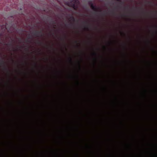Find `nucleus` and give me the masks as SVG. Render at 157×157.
<instances>
[{"label":"nucleus","instance_id":"obj_1","mask_svg":"<svg viewBox=\"0 0 157 157\" xmlns=\"http://www.w3.org/2000/svg\"><path fill=\"white\" fill-rule=\"evenodd\" d=\"M79 3L78 0H71L67 3V5L68 6L73 8L74 10H77Z\"/></svg>","mask_w":157,"mask_h":157},{"label":"nucleus","instance_id":"obj_2","mask_svg":"<svg viewBox=\"0 0 157 157\" xmlns=\"http://www.w3.org/2000/svg\"><path fill=\"white\" fill-rule=\"evenodd\" d=\"M89 5L91 9L95 12L98 11V10L99 9L98 8H97L94 5V4L91 1H90L89 2Z\"/></svg>","mask_w":157,"mask_h":157},{"label":"nucleus","instance_id":"obj_3","mask_svg":"<svg viewBox=\"0 0 157 157\" xmlns=\"http://www.w3.org/2000/svg\"><path fill=\"white\" fill-rule=\"evenodd\" d=\"M33 35L37 37H38L39 35H40L41 36H43L42 32L41 31H36L35 32L33 33Z\"/></svg>","mask_w":157,"mask_h":157},{"label":"nucleus","instance_id":"obj_4","mask_svg":"<svg viewBox=\"0 0 157 157\" xmlns=\"http://www.w3.org/2000/svg\"><path fill=\"white\" fill-rule=\"evenodd\" d=\"M0 64H2L4 66V69L7 71L8 72V70L7 68L6 67L5 64V62L3 60H1V62L0 63Z\"/></svg>","mask_w":157,"mask_h":157},{"label":"nucleus","instance_id":"obj_5","mask_svg":"<svg viewBox=\"0 0 157 157\" xmlns=\"http://www.w3.org/2000/svg\"><path fill=\"white\" fill-rule=\"evenodd\" d=\"M70 20L73 22H74L75 21V17H74L72 15H71L70 17Z\"/></svg>","mask_w":157,"mask_h":157},{"label":"nucleus","instance_id":"obj_6","mask_svg":"<svg viewBox=\"0 0 157 157\" xmlns=\"http://www.w3.org/2000/svg\"><path fill=\"white\" fill-rule=\"evenodd\" d=\"M51 23L53 25H55L56 24V22L55 21H54L53 20H52L51 21Z\"/></svg>","mask_w":157,"mask_h":157},{"label":"nucleus","instance_id":"obj_7","mask_svg":"<svg viewBox=\"0 0 157 157\" xmlns=\"http://www.w3.org/2000/svg\"><path fill=\"white\" fill-rule=\"evenodd\" d=\"M69 61L71 63H72V59L70 57L69 58Z\"/></svg>","mask_w":157,"mask_h":157},{"label":"nucleus","instance_id":"obj_8","mask_svg":"<svg viewBox=\"0 0 157 157\" xmlns=\"http://www.w3.org/2000/svg\"><path fill=\"white\" fill-rule=\"evenodd\" d=\"M6 45H9V46H12V43H9H9H8V44H6Z\"/></svg>","mask_w":157,"mask_h":157},{"label":"nucleus","instance_id":"obj_9","mask_svg":"<svg viewBox=\"0 0 157 157\" xmlns=\"http://www.w3.org/2000/svg\"><path fill=\"white\" fill-rule=\"evenodd\" d=\"M78 65L79 69H81L80 64V63L79 62H78Z\"/></svg>","mask_w":157,"mask_h":157},{"label":"nucleus","instance_id":"obj_10","mask_svg":"<svg viewBox=\"0 0 157 157\" xmlns=\"http://www.w3.org/2000/svg\"><path fill=\"white\" fill-rule=\"evenodd\" d=\"M29 36L28 37V39H30L31 38V37H30V35L29 34Z\"/></svg>","mask_w":157,"mask_h":157},{"label":"nucleus","instance_id":"obj_11","mask_svg":"<svg viewBox=\"0 0 157 157\" xmlns=\"http://www.w3.org/2000/svg\"><path fill=\"white\" fill-rule=\"evenodd\" d=\"M69 25L70 26H73L74 25V24L72 23H71L70 24H69Z\"/></svg>","mask_w":157,"mask_h":157},{"label":"nucleus","instance_id":"obj_12","mask_svg":"<svg viewBox=\"0 0 157 157\" xmlns=\"http://www.w3.org/2000/svg\"><path fill=\"white\" fill-rule=\"evenodd\" d=\"M37 43L39 44H42V43L41 42L38 41V42Z\"/></svg>","mask_w":157,"mask_h":157},{"label":"nucleus","instance_id":"obj_13","mask_svg":"<svg viewBox=\"0 0 157 157\" xmlns=\"http://www.w3.org/2000/svg\"><path fill=\"white\" fill-rule=\"evenodd\" d=\"M93 55H94V56H96V55H97V54H96V53H95V52H94V53H93Z\"/></svg>","mask_w":157,"mask_h":157},{"label":"nucleus","instance_id":"obj_14","mask_svg":"<svg viewBox=\"0 0 157 157\" xmlns=\"http://www.w3.org/2000/svg\"><path fill=\"white\" fill-rule=\"evenodd\" d=\"M83 23L85 24H87V21H84Z\"/></svg>","mask_w":157,"mask_h":157},{"label":"nucleus","instance_id":"obj_15","mask_svg":"<svg viewBox=\"0 0 157 157\" xmlns=\"http://www.w3.org/2000/svg\"><path fill=\"white\" fill-rule=\"evenodd\" d=\"M121 33L122 34H124V35H125V34L123 33H122V32H121Z\"/></svg>","mask_w":157,"mask_h":157},{"label":"nucleus","instance_id":"obj_16","mask_svg":"<svg viewBox=\"0 0 157 157\" xmlns=\"http://www.w3.org/2000/svg\"><path fill=\"white\" fill-rule=\"evenodd\" d=\"M19 40L21 42V39H19Z\"/></svg>","mask_w":157,"mask_h":157},{"label":"nucleus","instance_id":"obj_17","mask_svg":"<svg viewBox=\"0 0 157 157\" xmlns=\"http://www.w3.org/2000/svg\"><path fill=\"white\" fill-rule=\"evenodd\" d=\"M75 43L77 44V41H75Z\"/></svg>","mask_w":157,"mask_h":157},{"label":"nucleus","instance_id":"obj_18","mask_svg":"<svg viewBox=\"0 0 157 157\" xmlns=\"http://www.w3.org/2000/svg\"><path fill=\"white\" fill-rule=\"evenodd\" d=\"M28 41H28V40H26V42H28Z\"/></svg>","mask_w":157,"mask_h":157},{"label":"nucleus","instance_id":"obj_19","mask_svg":"<svg viewBox=\"0 0 157 157\" xmlns=\"http://www.w3.org/2000/svg\"><path fill=\"white\" fill-rule=\"evenodd\" d=\"M112 13L113 14H114V13L113 12H112Z\"/></svg>","mask_w":157,"mask_h":157},{"label":"nucleus","instance_id":"obj_20","mask_svg":"<svg viewBox=\"0 0 157 157\" xmlns=\"http://www.w3.org/2000/svg\"><path fill=\"white\" fill-rule=\"evenodd\" d=\"M148 43L149 44L150 43V41H148Z\"/></svg>","mask_w":157,"mask_h":157},{"label":"nucleus","instance_id":"obj_21","mask_svg":"<svg viewBox=\"0 0 157 157\" xmlns=\"http://www.w3.org/2000/svg\"><path fill=\"white\" fill-rule=\"evenodd\" d=\"M99 11H100V12H101V10H99Z\"/></svg>","mask_w":157,"mask_h":157},{"label":"nucleus","instance_id":"obj_22","mask_svg":"<svg viewBox=\"0 0 157 157\" xmlns=\"http://www.w3.org/2000/svg\"><path fill=\"white\" fill-rule=\"evenodd\" d=\"M155 27L156 28H157V26H155Z\"/></svg>","mask_w":157,"mask_h":157},{"label":"nucleus","instance_id":"obj_23","mask_svg":"<svg viewBox=\"0 0 157 157\" xmlns=\"http://www.w3.org/2000/svg\"><path fill=\"white\" fill-rule=\"evenodd\" d=\"M86 28V29H88V28Z\"/></svg>","mask_w":157,"mask_h":157},{"label":"nucleus","instance_id":"obj_24","mask_svg":"<svg viewBox=\"0 0 157 157\" xmlns=\"http://www.w3.org/2000/svg\"><path fill=\"white\" fill-rule=\"evenodd\" d=\"M35 66H36V64H35Z\"/></svg>","mask_w":157,"mask_h":157},{"label":"nucleus","instance_id":"obj_25","mask_svg":"<svg viewBox=\"0 0 157 157\" xmlns=\"http://www.w3.org/2000/svg\"><path fill=\"white\" fill-rule=\"evenodd\" d=\"M106 12V11H104V12Z\"/></svg>","mask_w":157,"mask_h":157},{"label":"nucleus","instance_id":"obj_26","mask_svg":"<svg viewBox=\"0 0 157 157\" xmlns=\"http://www.w3.org/2000/svg\"><path fill=\"white\" fill-rule=\"evenodd\" d=\"M155 156L157 157V155H155Z\"/></svg>","mask_w":157,"mask_h":157}]
</instances>
